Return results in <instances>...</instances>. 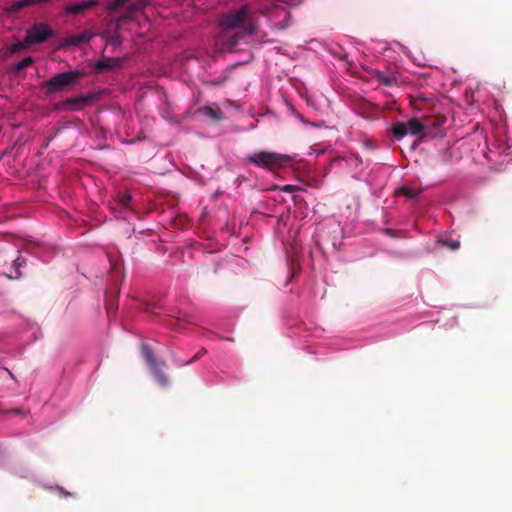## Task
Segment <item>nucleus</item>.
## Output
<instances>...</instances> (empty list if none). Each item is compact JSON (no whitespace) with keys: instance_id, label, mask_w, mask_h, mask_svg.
I'll list each match as a JSON object with an SVG mask.
<instances>
[{"instance_id":"f257e3e1","label":"nucleus","mask_w":512,"mask_h":512,"mask_svg":"<svg viewBox=\"0 0 512 512\" xmlns=\"http://www.w3.org/2000/svg\"><path fill=\"white\" fill-rule=\"evenodd\" d=\"M222 43L229 50H234L240 39L252 35L256 31V19L249 5L222 15Z\"/></svg>"},{"instance_id":"f03ea898","label":"nucleus","mask_w":512,"mask_h":512,"mask_svg":"<svg viewBox=\"0 0 512 512\" xmlns=\"http://www.w3.org/2000/svg\"><path fill=\"white\" fill-rule=\"evenodd\" d=\"M85 75L82 70L57 73L43 84V90L47 95L72 91Z\"/></svg>"},{"instance_id":"7ed1b4c3","label":"nucleus","mask_w":512,"mask_h":512,"mask_svg":"<svg viewBox=\"0 0 512 512\" xmlns=\"http://www.w3.org/2000/svg\"><path fill=\"white\" fill-rule=\"evenodd\" d=\"M246 163L257 167L268 169L270 171L287 166L291 158L285 154L276 152L260 151L251 154L245 158Z\"/></svg>"},{"instance_id":"20e7f679","label":"nucleus","mask_w":512,"mask_h":512,"mask_svg":"<svg viewBox=\"0 0 512 512\" xmlns=\"http://www.w3.org/2000/svg\"><path fill=\"white\" fill-rule=\"evenodd\" d=\"M424 130V125L416 117L409 119L407 122H398L392 127V133L396 139L400 140L406 135L417 136V144L424 139Z\"/></svg>"},{"instance_id":"39448f33","label":"nucleus","mask_w":512,"mask_h":512,"mask_svg":"<svg viewBox=\"0 0 512 512\" xmlns=\"http://www.w3.org/2000/svg\"><path fill=\"white\" fill-rule=\"evenodd\" d=\"M54 35L53 30L45 23H36L27 30L26 43L40 44Z\"/></svg>"},{"instance_id":"423d86ee","label":"nucleus","mask_w":512,"mask_h":512,"mask_svg":"<svg viewBox=\"0 0 512 512\" xmlns=\"http://www.w3.org/2000/svg\"><path fill=\"white\" fill-rule=\"evenodd\" d=\"M94 37V34L91 31H84L82 33L72 35L61 40L59 47L67 48L69 46H80L83 43H89L90 40Z\"/></svg>"},{"instance_id":"0eeeda50","label":"nucleus","mask_w":512,"mask_h":512,"mask_svg":"<svg viewBox=\"0 0 512 512\" xmlns=\"http://www.w3.org/2000/svg\"><path fill=\"white\" fill-rule=\"evenodd\" d=\"M98 4L99 0H87L80 3H73L67 6L66 12L69 14H78L94 6H97Z\"/></svg>"},{"instance_id":"6e6552de","label":"nucleus","mask_w":512,"mask_h":512,"mask_svg":"<svg viewBox=\"0 0 512 512\" xmlns=\"http://www.w3.org/2000/svg\"><path fill=\"white\" fill-rule=\"evenodd\" d=\"M93 100V97L88 96H78L68 98L64 104L68 106L72 110L81 109L82 107L88 105Z\"/></svg>"},{"instance_id":"1a4fd4ad","label":"nucleus","mask_w":512,"mask_h":512,"mask_svg":"<svg viewBox=\"0 0 512 512\" xmlns=\"http://www.w3.org/2000/svg\"><path fill=\"white\" fill-rule=\"evenodd\" d=\"M156 381L161 385V386H167L169 384V379L167 377V375L163 372L162 368L158 365L150 368Z\"/></svg>"},{"instance_id":"9d476101","label":"nucleus","mask_w":512,"mask_h":512,"mask_svg":"<svg viewBox=\"0 0 512 512\" xmlns=\"http://www.w3.org/2000/svg\"><path fill=\"white\" fill-rule=\"evenodd\" d=\"M26 265V259L21 257V256H18L14 261H13V267L15 269V274L13 275H8V278L9 279H19L21 276H22V273L20 271V268L24 267Z\"/></svg>"},{"instance_id":"9b49d317","label":"nucleus","mask_w":512,"mask_h":512,"mask_svg":"<svg viewBox=\"0 0 512 512\" xmlns=\"http://www.w3.org/2000/svg\"><path fill=\"white\" fill-rule=\"evenodd\" d=\"M142 354L150 368L158 365V362L155 359L153 352L148 345H142Z\"/></svg>"},{"instance_id":"f8f14e48","label":"nucleus","mask_w":512,"mask_h":512,"mask_svg":"<svg viewBox=\"0 0 512 512\" xmlns=\"http://www.w3.org/2000/svg\"><path fill=\"white\" fill-rule=\"evenodd\" d=\"M115 201L122 208H130L132 197L127 193H118Z\"/></svg>"},{"instance_id":"ddd939ff","label":"nucleus","mask_w":512,"mask_h":512,"mask_svg":"<svg viewBox=\"0 0 512 512\" xmlns=\"http://www.w3.org/2000/svg\"><path fill=\"white\" fill-rule=\"evenodd\" d=\"M376 79L380 84L387 86V87H391L396 84L395 77L386 76L382 72L376 73Z\"/></svg>"},{"instance_id":"4468645a","label":"nucleus","mask_w":512,"mask_h":512,"mask_svg":"<svg viewBox=\"0 0 512 512\" xmlns=\"http://www.w3.org/2000/svg\"><path fill=\"white\" fill-rule=\"evenodd\" d=\"M398 193L409 199H414L419 195V191L412 187L402 186L399 188Z\"/></svg>"},{"instance_id":"2eb2a0df","label":"nucleus","mask_w":512,"mask_h":512,"mask_svg":"<svg viewBox=\"0 0 512 512\" xmlns=\"http://www.w3.org/2000/svg\"><path fill=\"white\" fill-rule=\"evenodd\" d=\"M143 8V5L141 2H136V3H132L131 5H129V7L127 8L123 18L125 19H131L133 17V15L141 10Z\"/></svg>"},{"instance_id":"dca6fc26","label":"nucleus","mask_w":512,"mask_h":512,"mask_svg":"<svg viewBox=\"0 0 512 512\" xmlns=\"http://www.w3.org/2000/svg\"><path fill=\"white\" fill-rule=\"evenodd\" d=\"M33 63V58L31 56L23 58L21 61L13 65V70L15 72H19L24 68L30 66Z\"/></svg>"},{"instance_id":"f3484780","label":"nucleus","mask_w":512,"mask_h":512,"mask_svg":"<svg viewBox=\"0 0 512 512\" xmlns=\"http://www.w3.org/2000/svg\"><path fill=\"white\" fill-rule=\"evenodd\" d=\"M129 0H114L110 2L107 6V10L109 12L117 11L120 7L126 4Z\"/></svg>"},{"instance_id":"a211bd4d","label":"nucleus","mask_w":512,"mask_h":512,"mask_svg":"<svg viewBox=\"0 0 512 512\" xmlns=\"http://www.w3.org/2000/svg\"><path fill=\"white\" fill-rule=\"evenodd\" d=\"M30 44L26 43V38L24 39L23 42H16V43H13L11 46H10V51L12 53H19L21 51H23L27 46H29Z\"/></svg>"},{"instance_id":"6ab92c4d","label":"nucleus","mask_w":512,"mask_h":512,"mask_svg":"<svg viewBox=\"0 0 512 512\" xmlns=\"http://www.w3.org/2000/svg\"><path fill=\"white\" fill-rule=\"evenodd\" d=\"M95 67L98 70H109L113 67L112 60H110V59L100 60L96 63Z\"/></svg>"},{"instance_id":"aec40b11","label":"nucleus","mask_w":512,"mask_h":512,"mask_svg":"<svg viewBox=\"0 0 512 512\" xmlns=\"http://www.w3.org/2000/svg\"><path fill=\"white\" fill-rule=\"evenodd\" d=\"M202 111L205 115L211 117V118H214V119H217L219 116H218V111L213 109L212 107L210 106H205L202 108Z\"/></svg>"},{"instance_id":"412c9836","label":"nucleus","mask_w":512,"mask_h":512,"mask_svg":"<svg viewBox=\"0 0 512 512\" xmlns=\"http://www.w3.org/2000/svg\"><path fill=\"white\" fill-rule=\"evenodd\" d=\"M443 245L451 250H457L460 247V242L458 240H445L443 241Z\"/></svg>"},{"instance_id":"4be33fe9","label":"nucleus","mask_w":512,"mask_h":512,"mask_svg":"<svg viewBox=\"0 0 512 512\" xmlns=\"http://www.w3.org/2000/svg\"><path fill=\"white\" fill-rule=\"evenodd\" d=\"M299 188L297 186H293V185H285L283 188H282V191L284 192H294L296 190H298Z\"/></svg>"},{"instance_id":"5701e85b","label":"nucleus","mask_w":512,"mask_h":512,"mask_svg":"<svg viewBox=\"0 0 512 512\" xmlns=\"http://www.w3.org/2000/svg\"><path fill=\"white\" fill-rule=\"evenodd\" d=\"M57 490L65 497H69L71 496V493L66 491L64 488L62 487H57Z\"/></svg>"},{"instance_id":"b1692460","label":"nucleus","mask_w":512,"mask_h":512,"mask_svg":"<svg viewBox=\"0 0 512 512\" xmlns=\"http://www.w3.org/2000/svg\"><path fill=\"white\" fill-rule=\"evenodd\" d=\"M206 350L202 349L198 354H196L191 361H195L201 354H205Z\"/></svg>"},{"instance_id":"393cba45","label":"nucleus","mask_w":512,"mask_h":512,"mask_svg":"<svg viewBox=\"0 0 512 512\" xmlns=\"http://www.w3.org/2000/svg\"><path fill=\"white\" fill-rule=\"evenodd\" d=\"M7 371H8V373H9L10 377H11L12 379H14V375H13V374L8 370V369H7Z\"/></svg>"}]
</instances>
